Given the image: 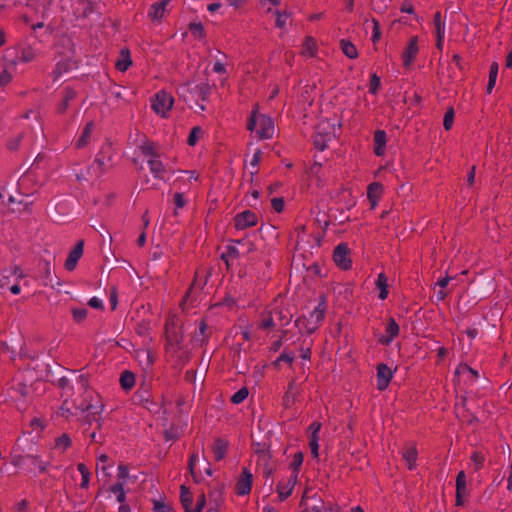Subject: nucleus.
<instances>
[{"instance_id":"obj_16","label":"nucleus","mask_w":512,"mask_h":512,"mask_svg":"<svg viewBox=\"0 0 512 512\" xmlns=\"http://www.w3.org/2000/svg\"><path fill=\"white\" fill-rule=\"evenodd\" d=\"M110 152L111 146L106 145L103 146L99 153L96 155L94 164L97 165L101 174L104 173L110 166H112V158Z\"/></svg>"},{"instance_id":"obj_20","label":"nucleus","mask_w":512,"mask_h":512,"mask_svg":"<svg viewBox=\"0 0 512 512\" xmlns=\"http://www.w3.org/2000/svg\"><path fill=\"white\" fill-rule=\"evenodd\" d=\"M172 0H159L153 3L149 9L148 16L152 21H161L167 11V6Z\"/></svg>"},{"instance_id":"obj_38","label":"nucleus","mask_w":512,"mask_h":512,"mask_svg":"<svg viewBox=\"0 0 512 512\" xmlns=\"http://www.w3.org/2000/svg\"><path fill=\"white\" fill-rule=\"evenodd\" d=\"M383 193V185L379 182H372L367 187L368 199H380Z\"/></svg>"},{"instance_id":"obj_53","label":"nucleus","mask_w":512,"mask_h":512,"mask_svg":"<svg viewBox=\"0 0 512 512\" xmlns=\"http://www.w3.org/2000/svg\"><path fill=\"white\" fill-rule=\"evenodd\" d=\"M230 242H232L234 244H239V245H242L243 247H245L247 254L252 253L256 250L255 244L252 241H250L248 239V237H244V238L238 239V240H230Z\"/></svg>"},{"instance_id":"obj_54","label":"nucleus","mask_w":512,"mask_h":512,"mask_svg":"<svg viewBox=\"0 0 512 512\" xmlns=\"http://www.w3.org/2000/svg\"><path fill=\"white\" fill-rule=\"evenodd\" d=\"M202 134V129L200 126H194L189 135H188V138H187V144L189 146H195L197 141H198V138H199V135Z\"/></svg>"},{"instance_id":"obj_19","label":"nucleus","mask_w":512,"mask_h":512,"mask_svg":"<svg viewBox=\"0 0 512 512\" xmlns=\"http://www.w3.org/2000/svg\"><path fill=\"white\" fill-rule=\"evenodd\" d=\"M259 129L256 130L257 135L261 139H269L274 133V124L270 117L265 115L259 116Z\"/></svg>"},{"instance_id":"obj_44","label":"nucleus","mask_w":512,"mask_h":512,"mask_svg":"<svg viewBox=\"0 0 512 512\" xmlns=\"http://www.w3.org/2000/svg\"><path fill=\"white\" fill-rule=\"evenodd\" d=\"M77 470L80 472V474L82 476V481L80 484L81 488H83V489L88 488L89 481H90V472H89L87 466L84 463H78Z\"/></svg>"},{"instance_id":"obj_31","label":"nucleus","mask_w":512,"mask_h":512,"mask_svg":"<svg viewBox=\"0 0 512 512\" xmlns=\"http://www.w3.org/2000/svg\"><path fill=\"white\" fill-rule=\"evenodd\" d=\"M94 127H95V125H94L93 121H89L88 123H86V125L84 126V128L82 130L80 137L76 141L77 148H83L88 144L91 134L94 130Z\"/></svg>"},{"instance_id":"obj_3","label":"nucleus","mask_w":512,"mask_h":512,"mask_svg":"<svg viewBox=\"0 0 512 512\" xmlns=\"http://www.w3.org/2000/svg\"><path fill=\"white\" fill-rule=\"evenodd\" d=\"M38 269L41 273V278L44 286H60L62 283L57 275H55L54 267L48 260H40L38 263Z\"/></svg>"},{"instance_id":"obj_13","label":"nucleus","mask_w":512,"mask_h":512,"mask_svg":"<svg viewBox=\"0 0 512 512\" xmlns=\"http://www.w3.org/2000/svg\"><path fill=\"white\" fill-rule=\"evenodd\" d=\"M418 52H419L418 37L412 36L409 39L408 44L402 53L403 66L410 67L412 65V63L414 62Z\"/></svg>"},{"instance_id":"obj_60","label":"nucleus","mask_w":512,"mask_h":512,"mask_svg":"<svg viewBox=\"0 0 512 512\" xmlns=\"http://www.w3.org/2000/svg\"><path fill=\"white\" fill-rule=\"evenodd\" d=\"M72 316L75 322L81 323L87 317V309L85 308H74L72 309Z\"/></svg>"},{"instance_id":"obj_14","label":"nucleus","mask_w":512,"mask_h":512,"mask_svg":"<svg viewBox=\"0 0 512 512\" xmlns=\"http://www.w3.org/2000/svg\"><path fill=\"white\" fill-rule=\"evenodd\" d=\"M300 386L297 385L295 379H292L287 386V390L282 399V405L288 409L298 401L300 395Z\"/></svg>"},{"instance_id":"obj_8","label":"nucleus","mask_w":512,"mask_h":512,"mask_svg":"<svg viewBox=\"0 0 512 512\" xmlns=\"http://www.w3.org/2000/svg\"><path fill=\"white\" fill-rule=\"evenodd\" d=\"M253 483V475L248 468H243L239 478L235 484V493L238 496H245L251 492Z\"/></svg>"},{"instance_id":"obj_30","label":"nucleus","mask_w":512,"mask_h":512,"mask_svg":"<svg viewBox=\"0 0 512 512\" xmlns=\"http://www.w3.org/2000/svg\"><path fill=\"white\" fill-rule=\"evenodd\" d=\"M180 501L184 508V512H192L193 495L190 489L185 485L180 487Z\"/></svg>"},{"instance_id":"obj_51","label":"nucleus","mask_w":512,"mask_h":512,"mask_svg":"<svg viewBox=\"0 0 512 512\" xmlns=\"http://www.w3.org/2000/svg\"><path fill=\"white\" fill-rule=\"evenodd\" d=\"M72 445L71 438L68 434L64 433L55 441V448L66 450Z\"/></svg>"},{"instance_id":"obj_9","label":"nucleus","mask_w":512,"mask_h":512,"mask_svg":"<svg viewBox=\"0 0 512 512\" xmlns=\"http://www.w3.org/2000/svg\"><path fill=\"white\" fill-rule=\"evenodd\" d=\"M36 57L35 50L30 45H19L15 48V57L11 60V65L15 67L18 63L32 62Z\"/></svg>"},{"instance_id":"obj_2","label":"nucleus","mask_w":512,"mask_h":512,"mask_svg":"<svg viewBox=\"0 0 512 512\" xmlns=\"http://www.w3.org/2000/svg\"><path fill=\"white\" fill-rule=\"evenodd\" d=\"M173 103V97L168 92L161 90L151 99V108L155 113L164 117L172 109Z\"/></svg>"},{"instance_id":"obj_15","label":"nucleus","mask_w":512,"mask_h":512,"mask_svg":"<svg viewBox=\"0 0 512 512\" xmlns=\"http://www.w3.org/2000/svg\"><path fill=\"white\" fill-rule=\"evenodd\" d=\"M326 309L327 297L325 294H321L319 296L318 305L310 312L309 315V318L313 321V324L316 325L317 329L325 318Z\"/></svg>"},{"instance_id":"obj_26","label":"nucleus","mask_w":512,"mask_h":512,"mask_svg":"<svg viewBox=\"0 0 512 512\" xmlns=\"http://www.w3.org/2000/svg\"><path fill=\"white\" fill-rule=\"evenodd\" d=\"M132 65L131 53L128 48H123L115 62V68L120 72H125Z\"/></svg>"},{"instance_id":"obj_49","label":"nucleus","mask_w":512,"mask_h":512,"mask_svg":"<svg viewBox=\"0 0 512 512\" xmlns=\"http://www.w3.org/2000/svg\"><path fill=\"white\" fill-rule=\"evenodd\" d=\"M455 111L453 107H449L444 115L443 127L446 131H449L454 123Z\"/></svg>"},{"instance_id":"obj_58","label":"nucleus","mask_w":512,"mask_h":512,"mask_svg":"<svg viewBox=\"0 0 512 512\" xmlns=\"http://www.w3.org/2000/svg\"><path fill=\"white\" fill-rule=\"evenodd\" d=\"M381 80L380 77L377 76L376 73H373L370 77V83H369V92L371 94H376L378 92V89L380 87Z\"/></svg>"},{"instance_id":"obj_33","label":"nucleus","mask_w":512,"mask_h":512,"mask_svg":"<svg viewBox=\"0 0 512 512\" xmlns=\"http://www.w3.org/2000/svg\"><path fill=\"white\" fill-rule=\"evenodd\" d=\"M119 382L123 390L129 391L135 386V374L129 370H125L121 373Z\"/></svg>"},{"instance_id":"obj_52","label":"nucleus","mask_w":512,"mask_h":512,"mask_svg":"<svg viewBox=\"0 0 512 512\" xmlns=\"http://www.w3.org/2000/svg\"><path fill=\"white\" fill-rule=\"evenodd\" d=\"M312 355V341L303 340L300 347V357L304 360H310Z\"/></svg>"},{"instance_id":"obj_28","label":"nucleus","mask_w":512,"mask_h":512,"mask_svg":"<svg viewBox=\"0 0 512 512\" xmlns=\"http://www.w3.org/2000/svg\"><path fill=\"white\" fill-rule=\"evenodd\" d=\"M387 143V134L384 130H376L374 132V153L377 156H382L385 152Z\"/></svg>"},{"instance_id":"obj_27","label":"nucleus","mask_w":512,"mask_h":512,"mask_svg":"<svg viewBox=\"0 0 512 512\" xmlns=\"http://www.w3.org/2000/svg\"><path fill=\"white\" fill-rule=\"evenodd\" d=\"M207 330V323L204 319H202L199 323L198 331L195 333L192 340L194 345L203 346L208 342L211 334L208 333Z\"/></svg>"},{"instance_id":"obj_50","label":"nucleus","mask_w":512,"mask_h":512,"mask_svg":"<svg viewBox=\"0 0 512 512\" xmlns=\"http://www.w3.org/2000/svg\"><path fill=\"white\" fill-rule=\"evenodd\" d=\"M456 492L467 494L466 474L460 471L456 477Z\"/></svg>"},{"instance_id":"obj_25","label":"nucleus","mask_w":512,"mask_h":512,"mask_svg":"<svg viewBox=\"0 0 512 512\" xmlns=\"http://www.w3.org/2000/svg\"><path fill=\"white\" fill-rule=\"evenodd\" d=\"M306 507L309 512H341L340 507L334 503H325L322 499H314L313 505H308L306 502Z\"/></svg>"},{"instance_id":"obj_36","label":"nucleus","mask_w":512,"mask_h":512,"mask_svg":"<svg viewBox=\"0 0 512 512\" xmlns=\"http://www.w3.org/2000/svg\"><path fill=\"white\" fill-rule=\"evenodd\" d=\"M340 47L345 56L349 59H356L358 57V51L356 46L349 40L342 39L340 41Z\"/></svg>"},{"instance_id":"obj_46","label":"nucleus","mask_w":512,"mask_h":512,"mask_svg":"<svg viewBox=\"0 0 512 512\" xmlns=\"http://www.w3.org/2000/svg\"><path fill=\"white\" fill-rule=\"evenodd\" d=\"M433 24L435 27L436 34H445V23L442 20V14L440 11H436L433 16Z\"/></svg>"},{"instance_id":"obj_47","label":"nucleus","mask_w":512,"mask_h":512,"mask_svg":"<svg viewBox=\"0 0 512 512\" xmlns=\"http://www.w3.org/2000/svg\"><path fill=\"white\" fill-rule=\"evenodd\" d=\"M224 491V485L216 482L213 486H210L208 496L210 499H221Z\"/></svg>"},{"instance_id":"obj_7","label":"nucleus","mask_w":512,"mask_h":512,"mask_svg":"<svg viewBox=\"0 0 512 512\" xmlns=\"http://www.w3.org/2000/svg\"><path fill=\"white\" fill-rule=\"evenodd\" d=\"M234 226L237 230L253 227L258 223V216L251 210L242 211L234 216Z\"/></svg>"},{"instance_id":"obj_48","label":"nucleus","mask_w":512,"mask_h":512,"mask_svg":"<svg viewBox=\"0 0 512 512\" xmlns=\"http://www.w3.org/2000/svg\"><path fill=\"white\" fill-rule=\"evenodd\" d=\"M248 395H249L248 388L242 387L231 396L230 400L233 404H240L248 397Z\"/></svg>"},{"instance_id":"obj_42","label":"nucleus","mask_w":512,"mask_h":512,"mask_svg":"<svg viewBox=\"0 0 512 512\" xmlns=\"http://www.w3.org/2000/svg\"><path fill=\"white\" fill-rule=\"evenodd\" d=\"M141 153L145 157H151V159L158 158L159 154L155 149L153 142H145L140 146Z\"/></svg>"},{"instance_id":"obj_6","label":"nucleus","mask_w":512,"mask_h":512,"mask_svg":"<svg viewBox=\"0 0 512 512\" xmlns=\"http://www.w3.org/2000/svg\"><path fill=\"white\" fill-rule=\"evenodd\" d=\"M165 337L167 346L174 347L177 350L182 348L184 337L181 331L176 328L174 320L167 321L165 324Z\"/></svg>"},{"instance_id":"obj_35","label":"nucleus","mask_w":512,"mask_h":512,"mask_svg":"<svg viewBox=\"0 0 512 512\" xmlns=\"http://www.w3.org/2000/svg\"><path fill=\"white\" fill-rule=\"evenodd\" d=\"M148 165H149L151 173L153 174V176L155 178H158V179L164 178L165 167L159 159H157V158L149 159Z\"/></svg>"},{"instance_id":"obj_55","label":"nucleus","mask_w":512,"mask_h":512,"mask_svg":"<svg viewBox=\"0 0 512 512\" xmlns=\"http://www.w3.org/2000/svg\"><path fill=\"white\" fill-rule=\"evenodd\" d=\"M316 50V41L313 37L307 36L304 41L303 53H308L309 56H313Z\"/></svg>"},{"instance_id":"obj_57","label":"nucleus","mask_w":512,"mask_h":512,"mask_svg":"<svg viewBox=\"0 0 512 512\" xmlns=\"http://www.w3.org/2000/svg\"><path fill=\"white\" fill-rule=\"evenodd\" d=\"M27 457L31 460V462L38 467L39 471L41 473H44L47 470V467L49 465L48 462H44L40 459L39 456L35 455H27Z\"/></svg>"},{"instance_id":"obj_18","label":"nucleus","mask_w":512,"mask_h":512,"mask_svg":"<svg viewBox=\"0 0 512 512\" xmlns=\"http://www.w3.org/2000/svg\"><path fill=\"white\" fill-rule=\"evenodd\" d=\"M83 248H84V241L79 240L68 254V257L64 264L66 270L73 271L76 268V265H77L79 259L83 255Z\"/></svg>"},{"instance_id":"obj_40","label":"nucleus","mask_w":512,"mask_h":512,"mask_svg":"<svg viewBox=\"0 0 512 512\" xmlns=\"http://www.w3.org/2000/svg\"><path fill=\"white\" fill-rule=\"evenodd\" d=\"M329 140L328 134L316 133L313 136V144L319 151H324L327 148V142Z\"/></svg>"},{"instance_id":"obj_43","label":"nucleus","mask_w":512,"mask_h":512,"mask_svg":"<svg viewBox=\"0 0 512 512\" xmlns=\"http://www.w3.org/2000/svg\"><path fill=\"white\" fill-rule=\"evenodd\" d=\"M261 316H262V319L258 323V328L259 329L267 330V329L275 328L276 324H275V321H274V319L272 317V312H268L266 315L262 314Z\"/></svg>"},{"instance_id":"obj_61","label":"nucleus","mask_w":512,"mask_h":512,"mask_svg":"<svg viewBox=\"0 0 512 512\" xmlns=\"http://www.w3.org/2000/svg\"><path fill=\"white\" fill-rule=\"evenodd\" d=\"M22 138H23V133H19L18 135L10 138L7 142L8 150L16 151L19 148Z\"/></svg>"},{"instance_id":"obj_39","label":"nucleus","mask_w":512,"mask_h":512,"mask_svg":"<svg viewBox=\"0 0 512 512\" xmlns=\"http://www.w3.org/2000/svg\"><path fill=\"white\" fill-rule=\"evenodd\" d=\"M303 461H304L303 452L299 451L293 455V458L289 464V467L292 469L291 475H295V474H297V476L299 475V470L303 464Z\"/></svg>"},{"instance_id":"obj_59","label":"nucleus","mask_w":512,"mask_h":512,"mask_svg":"<svg viewBox=\"0 0 512 512\" xmlns=\"http://www.w3.org/2000/svg\"><path fill=\"white\" fill-rule=\"evenodd\" d=\"M372 24H373V29H372L371 40L374 44H376L381 38L380 23L377 19L372 18Z\"/></svg>"},{"instance_id":"obj_32","label":"nucleus","mask_w":512,"mask_h":512,"mask_svg":"<svg viewBox=\"0 0 512 512\" xmlns=\"http://www.w3.org/2000/svg\"><path fill=\"white\" fill-rule=\"evenodd\" d=\"M455 375L456 376H460V375H466L467 378H469V380L471 382H474L478 377H479V373L477 370L473 369L472 367H470L468 364L466 363H460L456 370H455Z\"/></svg>"},{"instance_id":"obj_10","label":"nucleus","mask_w":512,"mask_h":512,"mask_svg":"<svg viewBox=\"0 0 512 512\" xmlns=\"http://www.w3.org/2000/svg\"><path fill=\"white\" fill-rule=\"evenodd\" d=\"M184 88L192 95V98H194L196 101H207L211 93V86L208 82H202L196 85L187 83Z\"/></svg>"},{"instance_id":"obj_17","label":"nucleus","mask_w":512,"mask_h":512,"mask_svg":"<svg viewBox=\"0 0 512 512\" xmlns=\"http://www.w3.org/2000/svg\"><path fill=\"white\" fill-rule=\"evenodd\" d=\"M297 474L290 475L287 481H279L276 487L278 497L280 501L286 500L293 492V489L297 483Z\"/></svg>"},{"instance_id":"obj_64","label":"nucleus","mask_w":512,"mask_h":512,"mask_svg":"<svg viewBox=\"0 0 512 512\" xmlns=\"http://www.w3.org/2000/svg\"><path fill=\"white\" fill-rule=\"evenodd\" d=\"M275 15H276V20H275L276 27L283 28L286 25V21H287L289 15L286 12H281L278 10L275 11Z\"/></svg>"},{"instance_id":"obj_41","label":"nucleus","mask_w":512,"mask_h":512,"mask_svg":"<svg viewBox=\"0 0 512 512\" xmlns=\"http://www.w3.org/2000/svg\"><path fill=\"white\" fill-rule=\"evenodd\" d=\"M322 170V164L320 162L315 161L308 170V175L310 177H315L317 179V186L322 187L323 181L320 177V173Z\"/></svg>"},{"instance_id":"obj_23","label":"nucleus","mask_w":512,"mask_h":512,"mask_svg":"<svg viewBox=\"0 0 512 512\" xmlns=\"http://www.w3.org/2000/svg\"><path fill=\"white\" fill-rule=\"evenodd\" d=\"M77 97V91L71 86H65L62 90V100L58 104L57 112L63 114L68 109L70 102Z\"/></svg>"},{"instance_id":"obj_12","label":"nucleus","mask_w":512,"mask_h":512,"mask_svg":"<svg viewBox=\"0 0 512 512\" xmlns=\"http://www.w3.org/2000/svg\"><path fill=\"white\" fill-rule=\"evenodd\" d=\"M376 370L377 389L379 391H384L389 386V383L393 377V371L387 364L384 363L378 364Z\"/></svg>"},{"instance_id":"obj_5","label":"nucleus","mask_w":512,"mask_h":512,"mask_svg":"<svg viewBox=\"0 0 512 512\" xmlns=\"http://www.w3.org/2000/svg\"><path fill=\"white\" fill-rule=\"evenodd\" d=\"M30 394V388L24 383H17L10 389V397L16 402L17 409L24 411L27 407V398Z\"/></svg>"},{"instance_id":"obj_56","label":"nucleus","mask_w":512,"mask_h":512,"mask_svg":"<svg viewBox=\"0 0 512 512\" xmlns=\"http://www.w3.org/2000/svg\"><path fill=\"white\" fill-rule=\"evenodd\" d=\"M471 460L473 461L475 470L478 471L484 465L485 456L480 452H473V454L471 455Z\"/></svg>"},{"instance_id":"obj_11","label":"nucleus","mask_w":512,"mask_h":512,"mask_svg":"<svg viewBox=\"0 0 512 512\" xmlns=\"http://www.w3.org/2000/svg\"><path fill=\"white\" fill-rule=\"evenodd\" d=\"M132 401L134 404L141 405L150 410V405L154 404L152 401L150 387L144 383L141 384L137 391L134 393Z\"/></svg>"},{"instance_id":"obj_63","label":"nucleus","mask_w":512,"mask_h":512,"mask_svg":"<svg viewBox=\"0 0 512 512\" xmlns=\"http://www.w3.org/2000/svg\"><path fill=\"white\" fill-rule=\"evenodd\" d=\"M309 447L314 459L319 458V438L309 437Z\"/></svg>"},{"instance_id":"obj_45","label":"nucleus","mask_w":512,"mask_h":512,"mask_svg":"<svg viewBox=\"0 0 512 512\" xmlns=\"http://www.w3.org/2000/svg\"><path fill=\"white\" fill-rule=\"evenodd\" d=\"M189 31L191 32V34L194 37H196L198 39H203L206 36L204 26L200 22H198V23H196V22L190 23L189 24Z\"/></svg>"},{"instance_id":"obj_1","label":"nucleus","mask_w":512,"mask_h":512,"mask_svg":"<svg viewBox=\"0 0 512 512\" xmlns=\"http://www.w3.org/2000/svg\"><path fill=\"white\" fill-rule=\"evenodd\" d=\"M73 406L81 413H86L84 422L91 425L97 423V429L101 428V413L104 410V404L101 396L93 389H85L80 395L73 399Z\"/></svg>"},{"instance_id":"obj_21","label":"nucleus","mask_w":512,"mask_h":512,"mask_svg":"<svg viewBox=\"0 0 512 512\" xmlns=\"http://www.w3.org/2000/svg\"><path fill=\"white\" fill-rule=\"evenodd\" d=\"M211 448L214 454V460L219 462L223 460L228 453L229 441L224 438L218 437L213 441Z\"/></svg>"},{"instance_id":"obj_62","label":"nucleus","mask_w":512,"mask_h":512,"mask_svg":"<svg viewBox=\"0 0 512 512\" xmlns=\"http://www.w3.org/2000/svg\"><path fill=\"white\" fill-rule=\"evenodd\" d=\"M404 101L408 102L410 106L421 108L422 96L418 92H414L409 98L406 95Z\"/></svg>"},{"instance_id":"obj_37","label":"nucleus","mask_w":512,"mask_h":512,"mask_svg":"<svg viewBox=\"0 0 512 512\" xmlns=\"http://www.w3.org/2000/svg\"><path fill=\"white\" fill-rule=\"evenodd\" d=\"M108 491L116 496L119 503L125 502L126 493L124 491V482L117 481L114 485L109 487Z\"/></svg>"},{"instance_id":"obj_29","label":"nucleus","mask_w":512,"mask_h":512,"mask_svg":"<svg viewBox=\"0 0 512 512\" xmlns=\"http://www.w3.org/2000/svg\"><path fill=\"white\" fill-rule=\"evenodd\" d=\"M295 326L299 329L300 333L305 332L308 335L313 334L317 328L313 321L306 316H300L295 320Z\"/></svg>"},{"instance_id":"obj_4","label":"nucleus","mask_w":512,"mask_h":512,"mask_svg":"<svg viewBox=\"0 0 512 512\" xmlns=\"http://www.w3.org/2000/svg\"><path fill=\"white\" fill-rule=\"evenodd\" d=\"M333 260L341 270L351 269L350 249L346 243H340L334 248Z\"/></svg>"},{"instance_id":"obj_34","label":"nucleus","mask_w":512,"mask_h":512,"mask_svg":"<svg viewBox=\"0 0 512 512\" xmlns=\"http://www.w3.org/2000/svg\"><path fill=\"white\" fill-rule=\"evenodd\" d=\"M376 287L379 289V299L385 300L388 297V277L385 273H380L376 280Z\"/></svg>"},{"instance_id":"obj_24","label":"nucleus","mask_w":512,"mask_h":512,"mask_svg":"<svg viewBox=\"0 0 512 512\" xmlns=\"http://www.w3.org/2000/svg\"><path fill=\"white\" fill-rule=\"evenodd\" d=\"M385 331L386 335L381 336L379 338V342L382 345H389L393 341V339L399 334V325L394 318L391 317L388 320Z\"/></svg>"},{"instance_id":"obj_22","label":"nucleus","mask_w":512,"mask_h":512,"mask_svg":"<svg viewBox=\"0 0 512 512\" xmlns=\"http://www.w3.org/2000/svg\"><path fill=\"white\" fill-rule=\"evenodd\" d=\"M402 458L405 460L407 468L413 470L416 467L418 451L415 444H407L401 452Z\"/></svg>"}]
</instances>
